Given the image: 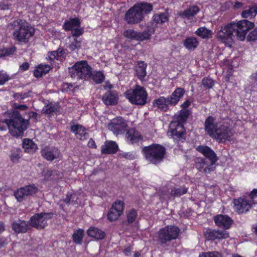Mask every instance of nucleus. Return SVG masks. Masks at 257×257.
I'll use <instances>...</instances> for the list:
<instances>
[{
	"label": "nucleus",
	"instance_id": "f03ea898",
	"mask_svg": "<svg viewBox=\"0 0 257 257\" xmlns=\"http://www.w3.org/2000/svg\"><path fill=\"white\" fill-rule=\"evenodd\" d=\"M195 150L202 154L205 158L196 157L194 160V166L199 172L203 170L205 174H209L213 171L215 167L214 165L218 160L217 156L215 152L209 146L199 145L196 147Z\"/></svg>",
	"mask_w": 257,
	"mask_h": 257
},
{
	"label": "nucleus",
	"instance_id": "f704fd0d",
	"mask_svg": "<svg viewBox=\"0 0 257 257\" xmlns=\"http://www.w3.org/2000/svg\"><path fill=\"white\" fill-rule=\"evenodd\" d=\"M183 46L190 51H193L198 46L199 43L197 39L194 37H188L184 40Z\"/></svg>",
	"mask_w": 257,
	"mask_h": 257
},
{
	"label": "nucleus",
	"instance_id": "2f4dec72",
	"mask_svg": "<svg viewBox=\"0 0 257 257\" xmlns=\"http://www.w3.org/2000/svg\"><path fill=\"white\" fill-rule=\"evenodd\" d=\"M41 156L43 158L49 161H52L58 158L56 154L59 155L60 151L57 149L50 150L48 149H43L41 151Z\"/></svg>",
	"mask_w": 257,
	"mask_h": 257
},
{
	"label": "nucleus",
	"instance_id": "b1692460",
	"mask_svg": "<svg viewBox=\"0 0 257 257\" xmlns=\"http://www.w3.org/2000/svg\"><path fill=\"white\" fill-rule=\"evenodd\" d=\"M70 131L75 135L76 137L81 141L86 139L88 135L86 128L81 124H77L71 126Z\"/></svg>",
	"mask_w": 257,
	"mask_h": 257
},
{
	"label": "nucleus",
	"instance_id": "39448f33",
	"mask_svg": "<svg viewBox=\"0 0 257 257\" xmlns=\"http://www.w3.org/2000/svg\"><path fill=\"white\" fill-rule=\"evenodd\" d=\"M8 121L11 127L10 133L15 137L23 136L29 124V120L24 118L18 110H14L10 114Z\"/></svg>",
	"mask_w": 257,
	"mask_h": 257
},
{
	"label": "nucleus",
	"instance_id": "1a4fd4ad",
	"mask_svg": "<svg viewBox=\"0 0 257 257\" xmlns=\"http://www.w3.org/2000/svg\"><path fill=\"white\" fill-rule=\"evenodd\" d=\"M168 133L176 144H179L186 141V132L185 126L176 121H171Z\"/></svg>",
	"mask_w": 257,
	"mask_h": 257
},
{
	"label": "nucleus",
	"instance_id": "c9c22d12",
	"mask_svg": "<svg viewBox=\"0 0 257 257\" xmlns=\"http://www.w3.org/2000/svg\"><path fill=\"white\" fill-rule=\"evenodd\" d=\"M200 11L197 6H190L186 10L179 13V16L183 18H189L195 16Z\"/></svg>",
	"mask_w": 257,
	"mask_h": 257
},
{
	"label": "nucleus",
	"instance_id": "052dcab7",
	"mask_svg": "<svg viewBox=\"0 0 257 257\" xmlns=\"http://www.w3.org/2000/svg\"><path fill=\"white\" fill-rule=\"evenodd\" d=\"M83 33H84L83 28H75L74 30H73L72 31V36L73 37L77 38L78 37L82 35Z\"/></svg>",
	"mask_w": 257,
	"mask_h": 257
},
{
	"label": "nucleus",
	"instance_id": "8fccbe9b",
	"mask_svg": "<svg viewBox=\"0 0 257 257\" xmlns=\"http://www.w3.org/2000/svg\"><path fill=\"white\" fill-rule=\"evenodd\" d=\"M14 196L17 202L20 203H21L28 199V197L22 189L21 187L18 188L14 191Z\"/></svg>",
	"mask_w": 257,
	"mask_h": 257
},
{
	"label": "nucleus",
	"instance_id": "c03bdc74",
	"mask_svg": "<svg viewBox=\"0 0 257 257\" xmlns=\"http://www.w3.org/2000/svg\"><path fill=\"white\" fill-rule=\"evenodd\" d=\"M17 50L15 46L10 47H0V58L10 56L13 55Z\"/></svg>",
	"mask_w": 257,
	"mask_h": 257
},
{
	"label": "nucleus",
	"instance_id": "a18cd8bd",
	"mask_svg": "<svg viewBox=\"0 0 257 257\" xmlns=\"http://www.w3.org/2000/svg\"><path fill=\"white\" fill-rule=\"evenodd\" d=\"M188 188L185 186L182 187H173L171 189L170 195L173 198L179 197L185 194L188 191Z\"/></svg>",
	"mask_w": 257,
	"mask_h": 257
},
{
	"label": "nucleus",
	"instance_id": "dca6fc26",
	"mask_svg": "<svg viewBox=\"0 0 257 257\" xmlns=\"http://www.w3.org/2000/svg\"><path fill=\"white\" fill-rule=\"evenodd\" d=\"M127 124L122 117H117L112 120L109 128L116 135L124 134L126 131Z\"/></svg>",
	"mask_w": 257,
	"mask_h": 257
},
{
	"label": "nucleus",
	"instance_id": "ea45409f",
	"mask_svg": "<svg viewBox=\"0 0 257 257\" xmlns=\"http://www.w3.org/2000/svg\"><path fill=\"white\" fill-rule=\"evenodd\" d=\"M21 188L28 198L36 195L39 191L38 187L34 184L27 185Z\"/></svg>",
	"mask_w": 257,
	"mask_h": 257
},
{
	"label": "nucleus",
	"instance_id": "6ab92c4d",
	"mask_svg": "<svg viewBox=\"0 0 257 257\" xmlns=\"http://www.w3.org/2000/svg\"><path fill=\"white\" fill-rule=\"evenodd\" d=\"M118 98L117 91L109 90L102 95V100L106 105H115L118 103Z\"/></svg>",
	"mask_w": 257,
	"mask_h": 257
},
{
	"label": "nucleus",
	"instance_id": "4d7b16f0",
	"mask_svg": "<svg viewBox=\"0 0 257 257\" xmlns=\"http://www.w3.org/2000/svg\"><path fill=\"white\" fill-rule=\"evenodd\" d=\"M246 196L248 197L249 200L252 201V204L253 205L257 204L254 200L257 198V189H253L252 191H250V192Z\"/></svg>",
	"mask_w": 257,
	"mask_h": 257
},
{
	"label": "nucleus",
	"instance_id": "cd10ccee",
	"mask_svg": "<svg viewBox=\"0 0 257 257\" xmlns=\"http://www.w3.org/2000/svg\"><path fill=\"white\" fill-rule=\"evenodd\" d=\"M191 112L189 109H181L176 114L172 121H176L180 124L185 125Z\"/></svg>",
	"mask_w": 257,
	"mask_h": 257
},
{
	"label": "nucleus",
	"instance_id": "7ed1b4c3",
	"mask_svg": "<svg viewBox=\"0 0 257 257\" xmlns=\"http://www.w3.org/2000/svg\"><path fill=\"white\" fill-rule=\"evenodd\" d=\"M14 29L13 36L19 42L27 43L35 34L34 29L25 20L18 19L12 24Z\"/></svg>",
	"mask_w": 257,
	"mask_h": 257
},
{
	"label": "nucleus",
	"instance_id": "864d4df0",
	"mask_svg": "<svg viewBox=\"0 0 257 257\" xmlns=\"http://www.w3.org/2000/svg\"><path fill=\"white\" fill-rule=\"evenodd\" d=\"M202 84L205 88L211 89L213 87L214 82L213 80L210 77H204L202 80Z\"/></svg>",
	"mask_w": 257,
	"mask_h": 257
},
{
	"label": "nucleus",
	"instance_id": "4be33fe9",
	"mask_svg": "<svg viewBox=\"0 0 257 257\" xmlns=\"http://www.w3.org/2000/svg\"><path fill=\"white\" fill-rule=\"evenodd\" d=\"M12 228L16 233H26L29 229V225L26 221L18 219L12 223Z\"/></svg>",
	"mask_w": 257,
	"mask_h": 257
},
{
	"label": "nucleus",
	"instance_id": "f3484780",
	"mask_svg": "<svg viewBox=\"0 0 257 257\" xmlns=\"http://www.w3.org/2000/svg\"><path fill=\"white\" fill-rule=\"evenodd\" d=\"M124 19L128 24H135L142 22L144 20V17L133 6L126 12Z\"/></svg>",
	"mask_w": 257,
	"mask_h": 257
},
{
	"label": "nucleus",
	"instance_id": "680f3d73",
	"mask_svg": "<svg viewBox=\"0 0 257 257\" xmlns=\"http://www.w3.org/2000/svg\"><path fill=\"white\" fill-rule=\"evenodd\" d=\"M123 158L126 159L134 160L136 158V153L134 152L124 153L122 154Z\"/></svg>",
	"mask_w": 257,
	"mask_h": 257
},
{
	"label": "nucleus",
	"instance_id": "e2e57ef3",
	"mask_svg": "<svg viewBox=\"0 0 257 257\" xmlns=\"http://www.w3.org/2000/svg\"><path fill=\"white\" fill-rule=\"evenodd\" d=\"M28 97L26 93H16L14 94V97L16 99H24Z\"/></svg>",
	"mask_w": 257,
	"mask_h": 257
},
{
	"label": "nucleus",
	"instance_id": "a19ab883",
	"mask_svg": "<svg viewBox=\"0 0 257 257\" xmlns=\"http://www.w3.org/2000/svg\"><path fill=\"white\" fill-rule=\"evenodd\" d=\"M60 107L58 103H50L44 106L43 108V111H44V113L47 114H50L53 112L57 114L58 112H60Z\"/></svg>",
	"mask_w": 257,
	"mask_h": 257
},
{
	"label": "nucleus",
	"instance_id": "e433bc0d",
	"mask_svg": "<svg viewBox=\"0 0 257 257\" xmlns=\"http://www.w3.org/2000/svg\"><path fill=\"white\" fill-rule=\"evenodd\" d=\"M80 25V21L78 18H72L69 21H65L63 25V28L65 31H72L74 27H78Z\"/></svg>",
	"mask_w": 257,
	"mask_h": 257
},
{
	"label": "nucleus",
	"instance_id": "79ce46f5",
	"mask_svg": "<svg viewBox=\"0 0 257 257\" xmlns=\"http://www.w3.org/2000/svg\"><path fill=\"white\" fill-rule=\"evenodd\" d=\"M48 54V60L50 63H52L54 60H60L61 57L65 54V51L63 48H59L56 51L49 52Z\"/></svg>",
	"mask_w": 257,
	"mask_h": 257
},
{
	"label": "nucleus",
	"instance_id": "0eeeda50",
	"mask_svg": "<svg viewBox=\"0 0 257 257\" xmlns=\"http://www.w3.org/2000/svg\"><path fill=\"white\" fill-rule=\"evenodd\" d=\"M124 94L132 104L142 106L147 102L148 94L143 86L137 85L134 89L127 90Z\"/></svg>",
	"mask_w": 257,
	"mask_h": 257
},
{
	"label": "nucleus",
	"instance_id": "9b49d317",
	"mask_svg": "<svg viewBox=\"0 0 257 257\" xmlns=\"http://www.w3.org/2000/svg\"><path fill=\"white\" fill-rule=\"evenodd\" d=\"M232 203L233 209L238 214H246L253 207L252 201L245 195L233 199Z\"/></svg>",
	"mask_w": 257,
	"mask_h": 257
},
{
	"label": "nucleus",
	"instance_id": "2eb2a0df",
	"mask_svg": "<svg viewBox=\"0 0 257 257\" xmlns=\"http://www.w3.org/2000/svg\"><path fill=\"white\" fill-rule=\"evenodd\" d=\"M213 220L215 225L218 227L223 229L222 230L229 229L233 223V220L230 217L221 214L214 216Z\"/></svg>",
	"mask_w": 257,
	"mask_h": 257
},
{
	"label": "nucleus",
	"instance_id": "f257e3e1",
	"mask_svg": "<svg viewBox=\"0 0 257 257\" xmlns=\"http://www.w3.org/2000/svg\"><path fill=\"white\" fill-rule=\"evenodd\" d=\"M254 27V23L247 20H240L236 23L231 22L221 27L217 33L216 38L218 41L225 45L230 46L233 42L234 33L238 40L243 41L245 38L247 32Z\"/></svg>",
	"mask_w": 257,
	"mask_h": 257
},
{
	"label": "nucleus",
	"instance_id": "393cba45",
	"mask_svg": "<svg viewBox=\"0 0 257 257\" xmlns=\"http://www.w3.org/2000/svg\"><path fill=\"white\" fill-rule=\"evenodd\" d=\"M118 149V147L114 141H106L101 147V152L102 154H114Z\"/></svg>",
	"mask_w": 257,
	"mask_h": 257
},
{
	"label": "nucleus",
	"instance_id": "473e14b6",
	"mask_svg": "<svg viewBox=\"0 0 257 257\" xmlns=\"http://www.w3.org/2000/svg\"><path fill=\"white\" fill-rule=\"evenodd\" d=\"M157 26L162 25L169 21V15L168 13H159L153 15L152 20Z\"/></svg>",
	"mask_w": 257,
	"mask_h": 257
},
{
	"label": "nucleus",
	"instance_id": "20e7f679",
	"mask_svg": "<svg viewBox=\"0 0 257 257\" xmlns=\"http://www.w3.org/2000/svg\"><path fill=\"white\" fill-rule=\"evenodd\" d=\"M142 153L146 160L154 165L161 163L164 160L166 153V149L162 145L153 143L144 147Z\"/></svg>",
	"mask_w": 257,
	"mask_h": 257
},
{
	"label": "nucleus",
	"instance_id": "0e129e2a",
	"mask_svg": "<svg viewBox=\"0 0 257 257\" xmlns=\"http://www.w3.org/2000/svg\"><path fill=\"white\" fill-rule=\"evenodd\" d=\"M232 71H233V67L231 65L230 66L227 70V72H226V81H229L230 77L232 76Z\"/></svg>",
	"mask_w": 257,
	"mask_h": 257
},
{
	"label": "nucleus",
	"instance_id": "69168bd1",
	"mask_svg": "<svg viewBox=\"0 0 257 257\" xmlns=\"http://www.w3.org/2000/svg\"><path fill=\"white\" fill-rule=\"evenodd\" d=\"M30 65L28 62H24L20 66L19 69L22 71H25L29 69Z\"/></svg>",
	"mask_w": 257,
	"mask_h": 257
},
{
	"label": "nucleus",
	"instance_id": "f8f14e48",
	"mask_svg": "<svg viewBox=\"0 0 257 257\" xmlns=\"http://www.w3.org/2000/svg\"><path fill=\"white\" fill-rule=\"evenodd\" d=\"M125 208L124 198L116 199L111 205L106 217L109 222L116 221L122 215Z\"/></svg>",
	"mask_w": 257,
	"mask_h": 257
},
{
	"label": "nucleus",
	"instance_id": "a878e982",
	"mask_svg": "<svg viewBox=\"0 0 257 257\" xmlns=\"http://www.w3.org/2000/svg\"><path fill=\"white\" fill-rule=\"evenodd\" d=\"M135 66V71L137 78L141 81H143L147 75L146 69L147 64L143 61H137Z\"/></svg>",
	"mask_w": 257,
	"mask_h": 257
},
{
	"label": "nucleus",
	"instance_id": "603ef678",
	"mask_svg": "<svg viewBox=\"0 0 257 257\" xmlns=\"http://www.w3.org/2000/svg\"><path fill=\"white\" fill-rule=\"evenodd\" d=\"M199 257H223V255L218 251H208L202 252Z\"/></svg>",
	"mask_w": 257,
	"mask_h": 257
},
{
	"label": "nucleus",
	"instance_id": "72a5a7b5",
	"mask_svg": "<svg viewBox=\"0 0 257 257\" xmlns=\"http://www.w3.org/2000/svg\"><path fill=\"white\" fill-rule=\"evenodd\" d=\"M52 69V67L49 65L40 64L34 70V75L36 78L41 77L49 73Z\"/></svg>",
	"mask_w": 257,
	"mask_h": 257
},
{
	"label": "nucleus",
	"instance_id": "09e8293b",
	"mask_svg": "<svg viewBox=\"0 0 257 257\" xmlns=\"http://www.w3.org/2000/svg\"><path fill=\"white\" fill-rule=\"evenodd\" d=\"M22 156V151L20 148H16L11 151V154L10 156L11 161L16 163L19 161V160Z\"/></svg>",
	"mask_w": 257,
	"mask_h": 257
},
{
	"label": "nucleus",
	"instance_id": "9d476101",
	"mask_svg": "<svg viewBox=\"0 0 257 257\" xmlns=\"http://www.w3.org/2000/svg\"><path fill=\"white\" fill-rule=\"evenodd\" d=\"M54 215L53 212H41L34 214L29 220L30 225L36 229H44L48 225L47 221Z\"/></svg>",
	"mask_w": 257,
	"mask_h": 257
},
{
	"label": "nucleus",
	"instance_id": "5701e85b",
	"mask_svg": "<svg viewBox=\"0 0 257 257\" xmlns=\"http://www.w3.org/2000/svg\"><path fill=\"white\" fill-rule=\"evenodd\" d=\"M139 14L143 15L144 19L145 16L150 13L153 10V6L152 4L143 2L137 3L134 5Z\"/></svg>",
	"mask_w": 257,
	"mask_h": 257
},
{
	"label": "nucleus",
	"instance_id": "338daca9",
	"mask_svg": "<svg viewBox=\"0 0 257 257\" xmlns=\"http://www.w3.org/2000/svg\"><path fill=\"white\" fill-rule=\"evenodd\" d=\"M190 105L191 101L187 99L181 105V107L183 108L182 109H187V108Z\"/></svg>",
	"mask_w": 257,
	"mask_h": 257
},
{
	"label": "nucleus",
	"instance_id": "6e6d98bb",
	"mask_svg": "<svg viewBox=\"0 0 257 257\" xmlns=\"http://www.w3.org/2000/svg\"><path fill=\"white\" fill-rule=\"evenodd\" d=\"M81 47V41L77 40V38L74 39V41L70 44L69 48L72 51L79 49Z\"/></svg>",
	"mask_w": 257,
	"mask_h": 257
},
{
	"label": "nucleus",
	"instance_id": "de8ad7c7",
	"mask_svg": "<svg viewBox=\"0 0 257 257\" xmlns=\"http://www.w3.org/2000/svg\"><path fill=\"white\" fill-rule=\"evenodd\" d=\"M138 215L137 210L135 208H132L126 212V220L128 224L134 223Z\"/></svg>",
	"mask_w": 257,
	"mask_h": 257
},
{
	"label": "nucleus",
	"instance_id": "3c124183",
	"mask_svg": "<svg viewBox=\"0 0 257 257\" xmlns=\"http://www.w3.org/2000/svg\"><path fill=\"white\" fill-rule=\"evenodd\" d=\"M91 77L96 84L101 83L105 79L104 74L100 71H96L94 74L92 73Z\"/></svg>",
	"mask_w": 257,
	"mask_h": 257
},
{
	"label": "nucleus",
	"instance_id": "5fc2aeb1",
	"mask_svg": "<svg viewBox=\"0 0 257 257\" xmlns=\"http://www.w3.org/2000/svg\"><path fill=\"white\" fill-rule=\"evenodd\" d=\"M247 41L254 42L257 40V27L251 31L246 37Z\"/></svg>",
	"mask_w": 257,
	"mask_h": 257
},
{
	"label": "nucleus",
	"instance_id": "c85d7f7f",
	"mask_svg": "<svg viewBox=\"0 0 257 257\" xmlns=\"http://www.w3.org/2000/svg\"><path fill=\"white\" fill-rule=\"evenodd\" d=\"M241 13V17L244 19H252L254 18L257 14V4H254L244 8Z\"/></svg>",
	"mask_w": 257,
	"mask_h": 257
},
{
	"label": "nucleus",
	"instance_id": "aec40b11",
	"mask_svg": "<svg viewBox=\"0 0 257 257\" xmlns=\"http://www.w3.org/2000/svg\"><path fill=\"white\" fill-rule=\"evenodd\" d=\"M218 127V123L216 121L215 117L210 115L205 119L204 130L210 137H213L212 135Z\"/></svg>",
	"mask_w": 257,
	"mask_h": 257
},
{
	"label": "nucleus",
	"instance_id": "7c9ffc66",
	"mask_svg": "<svg viewBox=\"0 0 257 257\" xmlns=\"http://www.w3.org/2000/svg\"><path fill=\"white\" fill-rule=\"evenodd\" d=\"M125 37L132 40L143 41L145 40V37L142 32H138L133 29H128L123 33Z\"/></svg>",
	"mask_w": 257,
	"mask_h": 257
},
{
	"label": "nucleus",
	"instance_id": "4468645a",
	"mask_svg": "<svg viewBox=\"0 0 257 257\" xmlns=\"http://www.w3.org/2000/svg\"><path fill=\"white\" fill-rule=\"evenodd\" d=\"M204 238L208 241H214L216 239L222 240L229 237V232L226 230L207 228L203 232Z\"/></svg>",
	"mask_w": 257,
	"mask_h": 257
},
{
	"label": "nucleus",
	"instance_id": "774afa93",
	"mask_svg": "<svg viewBox=\"0 0 257 257\" xmlns=\"http://www.w3.org/2000/svg\"><path fill=\"white\" fill-rule=\"evenodd\" d=\"M88 147L92 149H95L97 147L95 141L92 138L90 139L88 142Z\"/></svg>",
	"mask_w": 257,
	"mask_h": 257
},
{
	"label": "nucleus",
	"instance_id": "58836bf2",
	"mask_svg": "<svg viewBox=\"0 0 257 257\" xmlns=\"http://www.w3.org/2000/svg\"><path fill=\"white\" fill-rule=\"evenodd\" d=\"M195 34L202 39H207L212 37L213 32L204 27H201L197 29Z\"/></svg>",
	"mask_w": 257,
	"mask_h": 257
},
{
	"label": "nucleus",
	"instance_id": "a211bd4d",
	"mask_svg": "<svg viewBox=\"0 0 257 257\" xmlns=\"http://www.w3.org/2000/svg\"><path fill=\"white\" fill-rule=\"evenodd\" d=\"M127 142L130 145L139 146L143 141V136L134 128L128 129L126 134Z\"/></svg>",
	"mask_w": 257,
	"mask_h": 257
},
{
	"label": "nucleus",
	"instance_id": "49530a36",
	"mask_svg": "<svg viewBox=\"0 0 257 257\" xmlns=\"http://www.w3.org/2000/svg\"><path fill=\"white\" fill-rule=\"evenodd\" d=\"M157 27L152 21L148 24L146 29L142 32L144 36L145 40H148L150 38L151 36L154 33Z\"/></svg>",
	"mask_w": 257,
	"mask_h": 257
},
{
	"label": "nucleus",
	"instance_id": "ddd939ff",
	"mask_svg": "<svg viewBox=\"0 0 257 257\" xmlns=\"http://www.w3.org/2000/svg\"><path fill=\"white\" fill-rule=\"evenodd\" d=\"M231 130L227 126L220 125L213 135L212 138L215 139L218 143H225L227 141L232 140Z\"/></svg>",
	"mask_w": 257,
	"mask_h": 257
},
{
	"label": "nucleus",
	"instance_id": "37998d69",
	"mask_svg": "<svg viewBox=\"0 0 257 257\" xmlns=\"http://www.w3.org/2000/svg\"><path fill=\"white\" fill-rule=\"evenodd\" d=\"M84 235V231L83 229H78L74 231L72 238L74 243L77 244H81Z\"/></svg>",
	"mask_w": 257,
	"mask_h": 257
},
{
	"label": "nucleus",
	"instance_id": "6e6552de",
	"mask_svg": "<svg viewBox=\"0 0 257 257\" xmlns=\"http://www.w3.org/2000/svg\"><path fill=\"white\" fill-rule=\"evenodd\" d=\"M180 229L175 225H167L158 232V241L161 246L165 247L168 243L178 237Z\"/></svg>",
	"mask_w": 257,
	"mask_h": 257
},
{
	"label": "nucleus",
	"instance_id": "bb28decb",
	"mask_svg": "<svg viewBox=\"0 0 257 257\" xmlns=\"http://www.w3.org/2000/svg\"><path fill=\"white\" fill-rule=\"evenodd\" d=\"M168 101V97L160 96L153 100V105L164 112H167L169 109V105H170Z\"/></svg>",
	"mask_w": 257,
	"mask_h": 257
},
{
	"label": "nucleus",
	"instance_id": "412c9836",
	"mask_svg": "<svg viewBox=\"0 0 257 257\" xmlns=\"http://www.w3.org/2000/svg\"><path fill=\"white\" fill-rule=\"evenodd\" d=\"M185 93V90L181 87H177L172 94L168 96L169 104L172 106L176 105L183 97Z\"/></svg>",
	"mask_w": 257,
	"mask_h": 257
},
{
	"label": "nucleus",
	"instance_id": "4c0bfd02",
	"mask_svg": "<svg viewBox=\"0 0 257 257\" xmlns=\"http://www.w3.org/2000/svg\"><path fill=\"white\" fill-rule=\"evenodd\" d=\"M23 148L25 152L33 153L38 149L37 145L31 139H25L23 142Z\"/></svg>",
	"mask_w": 257,
	"mask_h": 257
},
{
	"label": "nucleus",
	"instance_id": "13d9d810",
	"mask_svg": "<svg viewBox=\"0 0 257 257\" xmlns=\"http://www.w3.org/2000/svg\"><path fill=\"white\" fill-rule=\"evenodd\" d=\"M10 79L9 75L0 71V85H4Z\"/></svg>",
	"mask_w": 257,
	"mask_h": 257
},
{
	"label": "nucleus",
	"instance_id": "bf43d9fd",
	"mask_svg": "<svg viewBox=\"0 0 257 257\" xmlns=\"http://www.w3.org/2000/svg\"><path fill=\"white\" fill-rule=\"evenodd\" d=\"M9 119H5L4 120L0 119V130L2 131H6L7 128L8 127L9 130L10 131V125H9V122L8 121Z\"/></svg>",
	"mask_w": 257,
	"mask_h": 257
},
{
	"label": "nucleus",
	"instance_id": "423d86ee",
	"mask_svg": "<svg viewBox=\"0 0 257 257\" xmlns=\"http://www.w3.org/2000/svg\"><path fill=\"white\" fill-rule=\"evenodd\" d=\"M92 67L86 60L77 61L69 68V73L71 77L77 80L86 79L92 76Z\"/></svg>",
	"mask_w": 257,
	"mask_h": 257
},
{
	"label": "nucleus",
	"instance_id": "c756f323",
	"mask_svg": "<svg viewBox=\"0 0 257 257\" xmlns=\"http://www.w3.org/2000/svg\"><path fill=\"white\" fill-rule=\"evenodd\" d=\"M87 234L89 236L96 240H102L106 236L104 231L94 226L90 227L87 230Z\"/></svg>",
	"mask_w": 257,
	"mask_h": 257
}]
</instances>
